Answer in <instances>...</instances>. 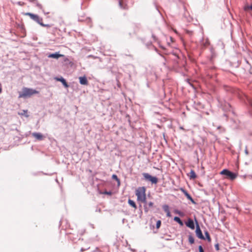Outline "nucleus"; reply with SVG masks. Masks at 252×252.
I'll use <instances>...</instances> for the list:
<instances>
[{"mask_svg":"<svg viewBox=\"0 0 252 252\" xmlns=\"http://www.w3.org/2000/svg\"><path fill=\"white\" fill-rule=\"evenodd\" d=\"M38 93V91L32 88L23 87L22 91L19 92V98L30 97L33 94H37Z\"/></svg>","mask_w":252,"mask_h":252,"instance_id":"f257e3e1","label":"nucleus"},{"mask_svg":"<svg viewBox=\"0 0 252 252\" xmlns=\"http://www.w3.org/2000/svg\"><path fill=\"white\" fill-rule=\"evenodd\" d=\"M146 188L144 187H139L135 191V195L137 196V200L143 203H146Z\"/></svg>","mask_w":252,"mask_h":252,"instance_id":"f03ea898","label":"nucleus"},{"mask_svg":"<svg viewBox=\"0 0 252 252\" xmlns=\"http://www.w3.org/2000/svg\"><path fill=\"white\" fill-rule=\"evenodd\" d=\"M220 174L225 175L231 180L235 179L237 177V175L235 173L226 169L222 170L220 172Z\"/></svg>","mask_w":252,"mask_h":252,"instance_id":"7ed1b4c3","label":"nucleus"},{"mask_svg":"<svg viewBox=\"0 0 252 252\" xmlns=\"http://www.w3.org/2000/svg\"><path fill=\"white\" fill-rule=\"evenodd\" d=\"M143 176L145 179L150 181L152 184H157L158 180L156 177H154L150 175L149 173H144Z\"/></svg>","mask_w":252,"mask_h":252,"instance_id":"20e7f679","label":"nucleus"},{"mask_svg":"<svg viewBox=\"0 0 252 252\" xmlns=\"http://www.w3.org/2000/svg\"><path fill=\"white\" fill-rule=\"evenodd\" d=\"M25 15L29 16L32 20H33L34 21H35L38 24H39L40 22L42 21L43 20L42 18H40L38 15L36 14H34L30 12H27L25 13Z\"/></svg>","mask_w":252,"mask_h":252,"instance_id":"39448f33","label":"nucleus"},{"mask_svg":"<svg viewBox=\"0 0 252 252\" xmlns=\"http://www.w3.org/2000/svg\"><path fill=\"white\" fill-rule=\"evenodd\" d=\"M196 226L195 233H196V236L200 239L205 240V238L204 236H203V235L202 233L201 230L200 229V228L199 227V225L196 220Z\"/></svg>","mask_w":252,"mask_h":252,"instance_id":"423d86ee","label":"nucleus"},{"mask_svg":"<svg viewBox=\"0 0 252 252\" xmlns=\"http://www.w3.org/2000/svg\"><path fill=\"white\" fill-rule=\"evenodd\" d=\"M181 190L183 192V193L185 194V195L187 197V198L190 200V201L192 202V203L195 204L196 202L194 201L193 199L192 198V197L190 196V195L184 189L181 188Z\"/></svg>","mask_w":252,"mask_h":252,"instance_id":"0eeeda50","label":"nucleus"},{"mask_svg":"<svg viewBox=\"0 0 252 252\" xmlns=\"http://www.w3.org/2000/svg\"><path fill=\"white\" fill-rule=\"evenodd\" d=\"M116 3H118L119 7L121 9H127L128 6L127 4L124 3L123 1L121 0H114Z\"/></svg>","mask_w":252,"mask_h":252,"instance_id":"6e6552de","label":"nucleus"},{"mask_svg":"<svg viewBox=\"0 0 252 252\" xmlns=\"http://www.w3.org/2000/svg\"><path fill=\"white\" fill-rule=\"evenodd\" d=\"M32 136L38 140H42L44 138V136L39 132H33Z\"/></svg>","mask_w":252,"mask_h":252,"instance_id":"1a4fd4ad","label":"nucleus"},{"mask_svg":"<svg viewBox=\"0 0 252 252\" xmlns=\"http://www.w3.org/2000/svg\"><path fill=\"white\" fill-rule=\"evenodd\" d=\"M63 56V55L59 54L58 52H56L54 53L50 54L48 55V57L49 58H53L58 59L60 57Z\"/></svg>","mask_w":252,"mask_h":252,"instance_id":"9d476101","label":"nucleus"},{"mask_svg":"<svg viewBox=\"0 0 252 252\" xmlns=\"http://www.w3.org/2000/svg\"><path fill=\"white\" fill-rule=\"evenodd\" d=\"M186 224L187 226H188V227H189L192 229H194V222H193V220H191V219H189L188 220V221L186 222Z\"/></svg>","mask_w":252,"mask_h":252,"instance_id":"9b49d317","label":"nucleus"},{"mask_svg":"<svg viewBox=\"0 0 252 252\" xmlns=\"http://www.w3.org/2000/svg\"><path fill=\"white\" fill-rule=\"evenodd\" d=\"M56 80L61 82L65 88H67L69 87V85L66 82L65 79L63 77H61L60 78H56Z\"/></svg>","mask_w":252,"mask_h":252,"instance_id":"f8f14e48","label":"nucleus"},{"mask_svg":"<svg viewBox=\"0 0 252 252\" xmlns=\"http://www.w3.org/2000/svg\"><path fill=\"white\" fill-rule=\"evenodd\" d=\"M79 82L81 85H86L88 83V81L86 76L80 77Z\"/></svg>","mask_w":252,"mask_h":252,"instance_id":"ddd939ff","label":"nucleus"},{"mask_svg":"<svg viewBox=\"0 0 252 252\" xmlns=\"http://www.w3.org/2000/svg\"><path fill=\"white\" fill-rule=\"evenodd\" d=\"M111 179L115 181L117 183V187H119L120 185V179L118 178L117 176L115 174H113L111 176Z\"/></svg>","mask_w":252,"mask_h":252,"instance_id":"4468645a","label":"nucleus"},{"mask_svg":"<svg viewBox=\"0 0 252 252\" xmlns=\"http://www.w3.org/2000/svg\"><path fill=\"white\" fill-rule=\"evenodd\" d=\"M79 21H85L88 24H90V26H91L92 20L90 17H87L85 19L82 18V17L79 18Z\"/></svg>","mask_w":252,"mask_h":252,"instance_id":"2eb2a0df","label":"nucleus"},{"mask_svg":"<svg viewBox=\"0 0 252 252\" xmlns=\"http://www.w3.org/2000/svg\"><path fill=\"white\" fill-rule=\"evenodd\" d=\"M128 203L130 206H131L134 209L137 208V206H136V205L135 202L134 201H133L132 200L129 199L128 200Z\"/></svg>","mask_w":252,"mask_h":252,"instance_id":"dca6fc26","label":"nucleus"},{"mask_svg":"<svg viewBox=\"0 0 252 252\" xmlns=\"http://www.w3.org/2000/svg\"><path fill=\"white\" fill-rule=\"evenodd\" d=\"M189 177H190V179H194L196 178V175L194 170H191V171L190 172Z\"/></svg>","mask_w":252,"mask_h":252,"instance_id":"f3484780","label":"nucleus"},{"mask_svg":"<svg viewBox=\"0 0 252 252\" xmlns=\"http://www.w3.org/2000/svg\"><path fill=\"white\" fill-rule=\"evenodd\" d=\"M174 220L178 222L180 225H183V222L178 217H175L174 218Z\"/></svg>","mask_w":252,"mask_h":252,"instance_id":"a211bd4d","label":"nucleus"},{"mask_svg":"<svg viewBox=\"0 0 252 252\" xmlns=\"http://www.w3.org/2000/svg\"><path fill=\"white\" fill-rule=\"evenodd\" d=\"M189 242L190 244H193L194 243V237L191 235H189L188 236Z\"/></svg>","mask_w":252,"mask_h":252,"instance_id":"6ab92c4d","label":"nucleus"},{"mask_svg":"<svg viewBox=\"0 0 252 252\" xmlns=\"http://www.w3.org/2000/svg\"><path fill=\"white\" fill-rule=\"evenodd\" d=\"M204 233L206 237L205 238V239H207L208 242H210L211 241V238L210 236L209 232L207 231H205Z\"/></svg>","mask_w":252,"mask_h":252,"instance_id":"aec40b11","label":"nucleus"},{"mask_svg":"<svg viewBox=\"0 0 252 252\" xmlns=\"http://www.w3.org/2000/svg\"><path fill=\"white\" fill-rule=\"evenodd\" d=\"M162 208L164 210V211L165 212V213H167L169 211V206L168 205H164L163 206H162Z\"/></svg>","mask_w":252,"mask_h":252,"instance_id":"412c9836","label":"nucleus"},{"mask_svg":"<svg viewBox=\"0 0 252 252\" xmlns=\"http://www.w3.org/2000/svg\"><path fill=\"white\" fill-rule=\"evenodd\" d=\"M244 9L246 11L249 10V9H251L252 10V4L251 5H245L244 7Z\"/></svg>","mask_w":252,"mask_h":252,"instance_id":"4be33fe9","label":"nucleus"},{"mask_svg":"<svg viewBox=\"0 0 252 252\" xmlns=\"http://www.w3.org/2000/svg\"><path fill=\"white\" fill-rule=\"evenodd\" d=\"M39 24L43 27L50 28L51 27V25L49 24H44L42 23V21L39 22Z\"/></svg>","mask_w":252,"mask_h":252,"instance_id":"5701e85b","label":"nucleus"},{"mask_svg":"<svg viewBox=\"0 0 252 252\" xmlns=\"http://www.w3.org/2000/svg\"><path fill=\"white\" fill-rule=\"evenodd\" d=\"M174 212L175 214L179 215L180 216H183L184 215V214L182 212H181L180 210H175L174 211Z\"/></svg>","mask_w":252,"mask_h":252,"instance_id":"b1692460","label":"nucleus"},{"mask_svg":"<svg viewBox=\"0 0 252 252\" xmlns=\"http://www.w3.org/2000/svg\"><path fill=\"white\" fill-rule=\"evenodd\" d=\"M144 209L145 213L148 212L150 208L147 206V202L146 203H144Z\"/></svg>","mask_w":252,"mask_h":252,"instance_id":"393cba45","label":"nucleus"},{"mask_svg":"<svg viewBox=\"0 0 252 252\" xmlns=\"http://www.w3.org/2000/svg\"><path fill=\"white\" fill-rule=\"evenodd\" d=\"M100 193L110 195V190H105L104 191H100Z\"/></svg>","mask_w":252,"mask_h":252,"instance_id":"a878e982","label":"nucleus"},{"mask_svg":"<svg viewBox=\"0 0 252 252\" xmlns=\"http://www.w3.org/2000/svg\"><path fill=\"white\" fill-rule=\"evenodd\" d=\"M147 206L149 208H152L154 206V203L153 202H147Z\"/></svg>","mask_w":252,"mask_h":252,"instance_id":"bb28decb","label":"nucleus"},{"mask_svg":"<svg viewBox=\"0 0 252 252\" xmlns=\"http://www.w3.org/2000/svg\"><path fill=\"white\" fill-rule=\"evenodd\" d=\"M160 225H161V221L160 220H158L156 223V227L157 228H158L160 226Z\"/></svg>","mask_w":252,"mask_h":252,"instance_id":"cd10ccee","label":"nucleus"},{"mask_svg":"<svg viewBox=\"0 0 252 252\" xmlns=\"http://www.w3.org/2000/svg\"><path fill=\"white\" fill-rule=\"evenodd\" d=\"M198 250H199V252H204V250L203 249V248H202V246H201V245H200L198 247Z\"/></svg>","mask_w":252,"mask_h":252,"instance_id":"c85d7f7f","label":"nucleus"},{"mask_svg":"<svg viewBox=\"0 0 252 252\" xmlns=\"http://www.w3.org/2000/svg\"><path fill=\"white\" fill-rule=\"evenodd\" d=\"M230 105L229 103H226L225 105V107L226 109L229 110V108H230Z\"/></svg>","mask_w":252,"mask_h":252,"instance_id":"c756f323","label":"nucleus"},{"mask_svg":"<svg viewBox=\"0 0 252 252\" xmlns=\"http://www.w3.org/2000/svg\"><path fill=\"white\" fill-rule=\"evenodd\" d=\"M215 249L217 250H219V243L216 244L215 245Z\"/></svg>","mask_w":252,"mask_h":252,"instance_id":"7c9ffc66","label":"nucleus"},{"mask_svg":"<svg viewBox=\"0 0 252 252\" xmlns=\"http://www.w3.org/2000/svg\"><path fill=\"white\" fill-rule=\"evenodd\" d=\"M166 216L168 217H170L171 216V213H170V211H169L168 212L166 213Z\"/></svg>","mask_w":252,"mask_h":252,"instance_id":"2f4dec72","label":"nucleus"},{"mask_svg":"<svg viewBox=\"0 0 252 252\" xmlns=\"http://www.w3.org/2000/svg\"><path fill=\"white\" fill-rule=\"evenodd\" d=\"M248 102H249V103L250 104V106H251L252 107V101L248 99Z\"/></svg>","mask_w":252,"mask_h":252,"instance_id":"473e14b6","label":"nucleus"},{"mask_svg":"<svg viewBox=\"0 0 252 252\" xmlns=\"http://www.w3.org/2000/svg\"><path fill=\"white\" fill-rule=\"evenodd\" d=\"M36 5L39 8H42V6L40 4L38 3L37 2L36 3Z\"/></svg>","mask_w":252,"mask_h":252,"instance_id":"72a5a7b5","label":"nucleus"},{"mask_svg":"<svg viewBox=\"0 0 252 252\" xmlns=\"http://www.w3.org/2000/svg\"><path fill=\"white\" fill-rule=\"evenodd\" d=\"M245 153L246 155H248V151L247 149H245Z\"/></svg>","mask_w":252,"mask_h":252,"instance_id":"f704fd0d","label":"nucleus"},{"mask_svg":"<svg viewBox=\"0 0 252 252\" xmlns=\"http://www.w3.org/2000/svg\"><path fill=\"white\" fill-rule=\"evenodd\" d=\"M32 2H37V0H30Z\"/></svg>","mask_w":252,"mask_h":252,"instance_id":"c9c22d12","label":"nucleus"},{"mask_svg":"<svg viewBox=\"0 0 252 252\" xmlns=\"http://www.w3.org/2000/svg\"><path fill=\"white\" fill-rule=\"evenodd\" d=\"M23 112H24V113H21V115H24V113H27V110H26V111H25V110H24V111H23Z\"/></svg>","mask_w":252,"mask_h":252,"instance_id":"e433bc0d","label":"nucleus"},{"mask_svg":"<svg viewBox=\"0 0 252 252\" xmlns=\"http://www.w3.org/2000/svg\"><path fill=\"white\" fill-rule=\"evenodd\" d=\"M159 55L163 59H165L164 56H163L162 55H161L160 54L158 53Z\"/></svg>","mask_w":252,"mask_h":252,"instance_id":"4c0bfd02","label":"nucleus"},{"mask_svg":"<svg viewBox=\"0 0 252 252\" xmlns=\"http://www.w3.org/2000/svg\"><path fill=\"white\" fill-rule=\"evenodd\" d=\"M209 78H212L213 77L212 76H210L209 74L208 75Z\"/></svg>","mask_w":252,"mask_h":252,"instance_id":"58836bf2","label":"nucleus"},{"mask_svg":"<svg viewBox=\"0 0 252 252\" xmlns=\"http://www.w3.org/2000/svg\"><path fill=\"white\" fill-rule=\"evenodd\" d=\"M81 251L82 252H83V251H84V250L83 248H82V249H81Z\"/></svg>","mask_w":252,"mask_h":252,"instance_id":"ea45409f","label":"nucleus"},{"mask_svg":"<svg viewBox=\"0 0 252 252\" xmlns=\"http://www.w3.org/2000/svg\"><path fill=\"white\" fill-rule=\"evenodd\" d=\"M170 38L171 40L172 41V40H173L172 37H170Z\"/></svg>","mask_w":252,"mask_h":252,"instance_id":"a19ab883","label":"nucleus"},{"mask_svg":"<svg viewBox=\"0 0 252 252\" xmlns=\"http://www.w3.org/2000/svg\"><path fill=\"white\" fill-rule=\"evenodd\" d=\"M156 51L158 52L157 49H155Z\"/></svg>","mask_w":252,"mask_h":252,"instance_id":"79ce46f5","label":"nucleus"}]
</instances>
